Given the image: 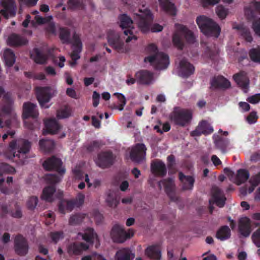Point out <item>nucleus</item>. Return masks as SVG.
<instances>
[{
    "label": "nucleus",
    "mask_w": 260,
    "mask_h": 260,
    "mask_svg": "<svg viewBox=\"0 0 260 260\" xmlns=\"http://www.w3.org/2000/svg\"><path fill=\"white\" fill-rule=\"evenodd\" d=\"M135 254L129 248H123L118 250L115 254L116 260H133Z\"/></svg>",
    "instance_id": "2f4dec72"
},
{
    "label": "nucleus",
    "mask_w": 260,
    "mask_h": 260,
    "mask_svg": "<svg viewBox=\"0 0 260 260\" xmlns=\"http://www.w3.org/2000/svg\"><path fill=\"white\" fill-rule=\"evenodd\" d=\"M71 115L70 109L66 107L57 111L56 116L58 119H63L69 117Z\"/></svg>",
    "instance_id": "5fc2aeb1"
},
{
    "label": "nucleus",
    "mask_w": 260,
    "mask_h": 260,
    "mask_svg": "<svg viewBox=\"0 0 260 260\" xmlns=\"http://www.w3.org/2000/svg\"><path fill=\"white\" fill-rule=\"evenodd\" d=\"M233 79L239 87L244 92L247 91L249 88V79L245 72L240 71L234 75Z\"/></svg>",
    "instance_id": "4be33fe9"
},
{
    "label": "nucleus",
    "mask_w": 260,
    "mask_h": 260,
    "mask_svg": "<svg viewBox=\"0 0 260 260\" xmlns=\"http://www.w3.org/2000/svg\"><path fill=\"white\" fill-rule=\"evenodd\" d=\"M50 237L52 242L56 243L60 239L63 238V233L62 231L51 232L50 234Z\"/></svg>",
    "instance_id": "4d7b16f0"
},
{
    "label": "nucleus",
    "mask_w": 260,
    "mask_h": 260,
    "mask_svg": "<svg viewBox=\"0 0 260 260\" xmlns=\"http://www.w3.org/2000/svg\"><path fill=\"white\" fill-rule=\"evenodd\" d=\"M249 183L254 186H257L260 183V172L252 176L249 180Z\"/></svg>",
    "instance_id": "774afa93"
},
{
    "label": "nucleus",
    "mask_w": 260,
    "mask_h": 260,
    "mask_svg": "<svg viewBox=\"0 0 260 260\" xmlns=\"http://www.w3.org/2000/svg\"><path fill=\"white\" fill-rule=\"evenodd\" d=\"M245 14L250 18H254L256 14H260V2L251 3L249 7L245 8Z\"/></svg>",
    "instance_id": "4c0bfd02"
},
{
    "label": "nucleus",
    "mask_w": 260,
    "mask_h": 260,
    "mask_svg": "<svg viewBox=\"0 0 260 260\" xmlns=\"http://www.w3.org/2000/svg\"><path fill=\"white\" fill-rule=\"evenodd\" d=\"M194 67L186 59L183 58L180 61L179 74L183 78H188L194 72Z\"/></svg>",
    "instance_id": "f3484780"
},
{
    "label": "nucleus",
    "mask_w": 260,
    "mask_h": 260,
    "mask_svg": "<svg viewBox=\"0 0 260 260\" xmlns=\"http://www.w3.org/2000/svg\"><path fill=\"white\" fill-rule=\"evenodd\" d=\"M62 165L61 160L54 156L47 159L43 164V166L46 170H54L60 176H62L66 172L65 168L62 167Z\"/></svg>",
    "instance_id": "9d476101"
},
{
    "label": "nucleus",
    "mask_w": 260,
    "mask_h": 260,
    "mask_svg": "<svg viewBox=\"0 0 260 260\" xmlns=\"http://www.w3.org/2000/svg\"><path fill=\"white\" fill-rule=\"evenodd\" d=\"M14 248L16 253L18 255H25L28 249L26 240L20 235L16 236L14 240Z\"/></svg>",
    "instance_id": "a211bd4d"
},
{
    "label": "nucleus",
    "mask_w": 260,
    "mask_h": 260,
    "mask_svg": "<svg viewBox=\"0 0 260 260\" xmlns=\"http://www.w3.org/2000/svg\"><path fill=\"white\" fill-rule=\"evenodd\" d=\"M167 167L170 171H173L176 165L175 157L174 155L171 154L167 157Z\"/></svg>",
    "instance_id": "e2e57ef3"
},
{
    "label": "nucleus",
    "mask_w": 260,
    "mask_h": 260,
    "mask_svg": "<svg viewBox=\"0 0 260 260\" xmlns=\"http://www.w3.org/2000/svg\"><path fill=\"white\" fill-rule=\"evenodd\" d=\"M4 98L7 100V103L3 106L2 108V112L6 115H10L12 111L11 103L10 99H7L6 95L4 96Z\"/></svg>",
    "instance_id": "bf43d9fd"
},
{
    "label": "nucleus",
    "mask_w": 260,
    "mask_h": 260,
    "mask_svg": "<svg viewBox=\"0 0 260 260\" xmlns=\"http://www.w3.org/2000/svg\"><path fill=\"white\" fill-rule=\"evenodd\" d=\"M118 19L120 22V27L122 29L127 28L123 31L124 34L127 36L125 39L126 42H130L133 40H137V37L134 35L132 30L134 28L133 27H132L133 21L131 18L126 14H123L118 17Z\"/></svg>",
    "instance_id": "6e6552de"
},
{
    "label": "nucleus",
    "mask_w": 260,
    "mask_h": 260,
    "mask_svg": "<svg viewBox=\"0 0 260 260\" xmlns=\"http://www.w3.org/2000/svg\"><path fill=\"white\" fill-rule=\"evenodd\" d=\"M255 226H258V228L253 233L252 239L255 245L260 247V225L258 222H253Z\"/></svg>",
    "instance_id": "49530a36"
},
{
    "label": "nucleus",
    "mask_w": 260,
    "mask_h": 260,
    "mask_svg": "<svg viewBox=\"0 0 260 260\" xmlns=\"http://www.w3.org/2000/svg\"><path fill=\"white\" fill-rule=\"evenodd\" d=\"M211 193L213 202L219 207H223L226 200L223 191L217 186H213Z\"/></svg>",
    "instance_id": "b1692460"
},
{
    "label": "nucleus",
    "mask_w": 260,
    "mask_h": 260,
    "mask_svg": "<svg viewBox=\"0 0 260 260\" xmlns=\"http://www.w3.org/2000/svg\"><path fill=\"white\" fill-rule=\"evenodd\" d=\"M146 150V147L144 144H137L130 152L131 159L134 162H141L145 158Z\"/></svg>",
    "instance_id": "2eb2a0df"
},
{
    "label": "nucleus",
    "mask_w": 260,
    "mask_h": 260,
    "mask_svg": "<svg viewBox=\"0 0 260 260\" xmlns=\"http://www.w3.org/2000/svg\"><path fill=\"white\" fill-rule=\"evenodd\" d=\"M85 218V215L83 214H76L71 216L69 219V224L71 225H76L82 222Z\"/></svg>",
    "instance_id": "a18cd8bd"
},
{
    "label": "nucleus",
    "mask_w": 260,
    "mask_h": 260,
    "mask_svg": "<svg viewBox=\"0 0 260 260\" xmlns=\"http://www.w3.org/2000/svg\"><path fill=\"white\" fill-rule=\"evenodd\" d=\"M45 180L48 183L54 185L59 182L61 178L56 174H49L45 176Z\"/></svg>",
    "instance_id": "de8ad7c7"
},
{
    "label": "nucleus",
    "mask_w": 260,
    "mask_h": 260,
    "mask_svg": "<svg viewBox=\"0 0 260 260\" xmlns=\"http://www.w3.org/2000/svg\"><path fill=\"white\" fill-rule=\"evenodd\" d=\"M41 150L44 152H49L52 151L55 146L54 142L49 139H41L39 141Z\"/></svg>",
    "instance_id": "79ce46f5"
},
{
    "label": "nucleus",
    "mask_w": 260,
    "mask_h": 260,
    "mask_svg": "<svg viewBox=\"0 0 260 260\" xmlns=\"http://www.w3.org/2000/svg\"><path fill=\"white\" fill-rule=\"evenodd\" d=\"M196 22L201 32L205 36L218 38L221 31L219 25L212 19L200 15L197 17Z\"/></svg>",
    "instance_id": "7ed1b4c3"
},
{
    "label": "nucleus",
    "mask_w": 260,
    "mask_h": 260,
    "mask_svg": "<svg viewBox=\"0 0 260 260\" xmlns=\"http://www.w3.org/2000/svg\"><path fill=\"white\" fill-rule=\"evenodd\" d=\"M31 147V143L25 139H20L12 141L9 144L12 153L10 158L18 161L21 165L24 164Z\"/></svg>",
    "instance_id": "f03ea898"
},
{
    "label": "nucleus",
    "mask_w": 260,
    "mask_h": 260,
    "mask_svg": "<svg viewBox=\"0 0 260 260\" xmlns=\"http://www.w3.org/2000/svg\"><path fill=\"white\" fill-rule=\"evenodd\" d=\"M10 213L11 216L15 218H21L22 217V212L21 208L16 204L15 211L11 210L9 212L8 206L6 204H0V216L4 218Z\"/></svg>",
    "instance_id": "393cba45"
},
{
    "label": "nucleus",
    "mask_w": 260,
    "mask_h": 260,
    "mask_svg": "<svg viewBox=\"0 0 260 260\" xmlns=\"http://www.w3.org/2000/svg\"><path fill=\"white\" fill-rule=\"evenodd\" d=\"M170 118L175 124L184 126L190 122L192 118V114L187 110L175 107L170 115Z\"/></svg>",
    "instance_id": "423d86ee"
},
{
    "label": "nucleus",
    "mask_w": 260,
    "mask_h": 260,
    "mask_svg": "<svg viewBox=\"0 0 260 260\" xmlns=\"http://www.w3.org/2000/svg\"><path fill=\"white\" fill-rule=\"evenodd\" d=\"M56 190L55 186L46 187L43 190L41 199L46 201L51 202L53 201V194Z\"/></svg>",
    "instance_id": "a19ab883"
},
{
    "label": "nucleus",
    "mask_w": 260,
    "mask_h": 260,
    "mask_svg": "<svg viewBox=\"0 0 260 260\" xmlns=\"http://www.w3.org/2000/svg\"><path fill=\"white\" fill-rule=\"evenodd\" d=\"M153 15L149 10H145L142 14H137L136 21L139 29L143 32H146L151 29L152 32L162 31L163 27L158 24H154L151 26L153 21Z\"/></svg>",
    "instance_id": "39448f33"
},
{
    "label": "nucleus",
    "mask_w": 260,
    "mask_h": 260,
    "mask_svg": "<svg viewBox=\"0 0 260 260\" xmlns=\"http://www.w3.org/2000/svg\"><path fill=\"white\" fill-rule=\"evenodd\" d=\"M134 235V231L129 229L126 232L123 227L116 224L114 225L111 230V236L114 242L123 243L128 239H130Z\"/></svg>",
    "instance_id": "0eeeda50"
},
{
    "label": "nucleus",
    "mask_w": 260,
    "mask_h": 260,
    "mask_svg": "<svg viewBox=\"0 0 260 260\" xmlns=\"http://www.w3.org/2000/svg\"><path fill=\"white\" fill-rule=\"evenodd\" d=\"M213 132V127L206 120L201 121L196 128L192 131L190 135L192 137H199L202 135H207Z\"/></svg>",
    "instance_id": "6ab92c4d"
},
{
    "label": "nucleus",
    "mask_w": 260,
    "mask_h": 260,
    "mask_svg": "<svg viewBox=\"0 0 260 260\" xmlns=\"http://www.w3.org/2000/svg\"><path fill=\"white\" fill-rule=\"evenodd\" d=\"M251 28L255 35L260 38V17L252 22Z\"/></svg>",
    "instance_id": "6e6d98bb"
},
{
    "label": "nucleus",
    "mask_w": 260,
    "mask_h": 260,
    "mask_svg": "<svg viewBox=\"0 0 260 260\" xmlns=\"http://www.w3.org/2000/svg\"><path fill=\"white\" fill-rule=\"evenodd\" d=\"M205 53L211 60H214L218 54V50L215 46L213 48L207 46Z\"/></svg>",
    "instance_id": "09e8293b"
},
{
    "label": "nucleus",
    "mask_w": 260,
    "mask_h": 260,
    "mask_svg": "<svg viewBox=\"0 0 260 260\" xmlns=\"http://www.w3.org/2000/svg\"><path fill=\"white\" fill-rule=\"evenodd\" d=\"M239 31L241 37L247 43H251L253 41V37L250 29L242 24L237 25L233 27Z\"/></svg>",
    "instance_id": "473e14b6"
},
{
    "label": "nucleus",
    "mask_w": 260,
    "mask_h": 260,
    "mask_svg": "<svg viewBox=\"0 0 260 260\" xmlns=\"http://www.w3.org/2000/svg\"><path fill=\"white\" fill-rule=\"evenodd\" d=\"M249 177V172L245 169H239L237 171L236 177V183L238 185H240L245 182Z\"/></svg>",
    "instance_id": "37998d69"
},
{
    "label": "nucleus",
    "mask_w": 260,
    "mask_h": 260,
    "mask_svg": "<svg viewBox=\"0 0 260 260\" xmlns=\"http://www.w3.org/2000/svg\"><path fill=\"white\" fill-rule=\"evenodd\" d=\"M210 88L212 90L221 89H226L231 87L230 82L222 76L213 77L210 81Z\"/></svg>",
    "instance_id": "dca6fc26"
},
{
    "label": "nucleus",
    "mask_w": 260,
    "mask_h": 260,
    "mask_svg": "<svg viewBox=\"0 0 260 260\" xmlns=\"http://www.w3.org/2000/svg\"><path fill=\"white\" fill-rule=\"evenodd\" d=\"M231 230L227 225L221 226L217 231L216 238L220 241H224L231 237Z\"/></svg>",
    "instance_id": "58836bf2"
},
{
    "label": "nucleus",
    "mask_w": 260,
    "mask_h": 260,
    "mask_svg": "<svg viewBox=\"0 0 260 260\" xmlns=\"http://www.w3.org/2000/svg\"><path fill=\"white\" fill-rule=\"evenodd\" d=\"M38 115L39 112L36 104L29 102L23 104L22 117L24 120L30 117L36 119Z\"/></svg>",
    "instance_id": "aec40b11"
},
{
    "label": "nucleus",
    "mask_w": 260,
    "mask_h": 260,
    "mask_svg": "<svg viewBox=\"0 0 260 260\" xmlns=\"http://www.w3.org/2000/svg\"><path fill=\"white\" fill-rule=\"evenodd\" d=\"M178 177L181 182L182 190H192L195 182L194 178L193 176L185 175L180 172L178 173Z\"/></svg>",
    "instance_id": "a878e982"
},
{
    "label": "nucleus",
    "mask_w": 260,
    "mask_h": 260,
    "mask_svg": "<svg viewBox=\"0 0 260 260\" xmlns=\"http://www.w3.org/2000/svg\"><path fill=\"white\" fill-rule=\"evenodd\" d=\"M106 202L108 205L110 207H116L119 203V201L116 198L114 197L113 193H109L106 199Z\"/></svg>",
    "instance_id": "603ef678"
},
{
    "label": "nucleus",
    "mask_w": 260,
    "mask_h": 260,
    "mask_svg": "<svg viewBox=\"0 0 260 260\" xmlns=\"http://www.w3.org/2000/svg\"><path fill=\"white\" fill-rule=\"evenodd\" d=\"M85 199V196L82 193H79L76 197V198L73 200L75 204L76 207H80L82 206L84 202Z\"/></svg>",
    "instance_id": "69168bd1"
},
{
    "label": "nucleus",
    "mask_w": 260,
    "mask_h": 260,
    "mask_svg": "<svg viewBox=\"0 0 260 260\" xmlns=\"http://www.w3.org/2000/svg\"><path fill=\"white\" fill-rule=\"evenodd\" d=\"M115 157L111 151H103L98 154L95 162L100 168L106 169L112 166Z\"/></svg>",
    "instance_id": "f8f14e48"
},
{
    "label": "nucleus",
    "mask_w": 260,
    "mask_h": 260,
    "mask_svg": "<svg viewBox=\"0 0 260 260\" xmlns=\"http://www.w3.org/2000/svg\"><path fill=\"white\" fill-rule=\"evenodd\" d=\"M258 119V116L255 111L251 112L246 117V120L249 124L255 123Z\"/></svg>",
    "instance_id": "338daca9"
},
{
    "label": "nucleus",
    "mask_w": 260,
    "mask_h": 260,
    "mask_svg": "<svg viewBox=\"0 0 260 260\" xmlns=\"http://www.w3.org/2000/svg\"><path fill=\"white\" fill-rule=\"evenodd\" d=\"M3 58L6 66L8 67H12L14 64L16 60L14 52L9 48L5 50Z\"/></svg>",
    "instance_id": "ea45409f"
},
{
    "label": "nucleus",
    "mask_w": 260,
    "mask_h": 260,
    "mask_svg": "<svg viewBox=\"0 0 260 260\" xmlns=\"http://www.w3.org/2000/svg\"><path fill=\"white\" fill-rule=\"evenodd\" d=\"M69 5L72 9H83L82 0H69Z\"/></svg>",
    "instance_id": "052dcab7"
},
{
    "label": "nucleus",
    "mask_w": 260,
    "mask_h": 260,
    "mask_svg": "<svg viewBox=\"0 0 260 260\" xmlns=\"http://www.w3.org/2000/svg\"><path fill=\"white\" fill-rule=\"evenodd\" d=\"M162 185L164 186L166 193L171 201H177L178 200V198L176 194L175 185L173 179L168 178L159 181L158 186L160 189H161Z\"/></svg>",
    "instance_id": "ddd939ff"
},
{
    "label": "nucleus",
    "mask_w": 260,
    "mask_h": 260,
    "mask_svg": "<svg viewBox=\"0 0 260 260\" xmlns=\"http://www.w3.org/2000/svg\"><path fill=\"white\" fill-rule=\"evenodd\" d=\"M36 94L37 99L42 107H45V104L48 103L51 97V88L49 87H38L36 88Z\"/></svg>",
    "instance_id": "4468645a"
},
{
    "label": "nucleus",
    "mask_w": 260,
    "mask_h": 260,
    "mask_svg": "<svg viewBox=\"0 0 260 260\" xmlns=\"http://www.w3.org/2000/svg\"><path fill=\"white\" fill-rule=\"evenodd\" d=\"M145 254L151 259L159 260L161 257V252L157 245L148 246L145 250Z\"/></svg>",
    "instance_id": "e433bc0d"
},
{
    "label": "nucleus",
    "mask_w": 260,
    "mask_h": 260,
    "mask_svg": "<svg viewBox=\"0 0 260 260\" xmlns=\"http://www.w3.org/2000/svg\"><path fill=\"white\" fill-rule=\"evenodd\" d=\"M238 230L243 237H248L252 231L250 219L247 217L240 218L238 221Z\"/></svg>",
    "instance_id": "5701e85b"
},
{
    "label": "nucleus",
    "mask_w": 260,
    "mask_h": 260,
    "mask_svg": "<svg viewBox=\"0 0 260 260\" xmlns=\"http://www.w3.org/2000/svg\"><path fill=\"white\" fill-rule=\"evenodd\" d=\"M45 129L43 132V135L48 134H55L60 128V125L55 119H50L45 121Z\"/></svg>",
    "instance_id": "c85d7f7f"
},
{
    "label": "nucleus",
    "mask_w": 260,
    "mask_h": 260,
    "mask_svg": "<svg viewBox=\"0 0 260 260\" xmlns=\"http://www.w3.org/2000/svg\"><path fill=\"white\" fill-rule=\"evenodd\" d=\"M0 168L1 176L5 173H10L15 171L14 168L6 163H1L0 164Z\"/></svg>",
    "instance_id": "864d4df0"
},
{
    "label": "nucleus",
    "mask_w": 260,
    "mask_h": 260,
    "mask_svg": "<svg viewBox=\"0 0 260 260\" xmlns=\"http://www.w3.org/2000/svg\"><path fill=\"white\" fill-rule=\"evenodd\" d=\"M229 11L228 9L225 8L221 5L218 6L216 9V13L217 16L221 19H224L226 18Z\"/></svg>",
    "instance_id": "3c124183"
},
{
    "label": "nucleus",
    "mask_w": 260,
    "mask_h": 260,
    "mask_svg": "<svg viewBox=\"0 0 260 260\" xmlns=\"http://www.w3.org/2000/svg\"><path fill=\"white\" fill-rule=\"evenodd\" d=\"M161 9L166 13L175 16L176 14V8L174 3L170 0H158Z\"/></svg>",
    "instance_id": "72a5a7b5"
},
{
    "label": "nucleus",
    "mask_w": 260,
    "mask_h": 260,
    "mask_svg": "<svg viewBox=\"0 0 260 260\" xmlns=\"http://www.w3.org/2000/svg\"><path fill=\"white\" fill-rule=\"evenodd\" d=\"M215 146L221 150H224L227 145V141L221 137L217 136V139L214 141Z\"/></svg>",
    "instance_id": "8fccbe9b"
},
{
    "label": "nucleus",
    "mask_w": 260,
    "mask_h": 260,
    "mask_svg": "<svg viewBox=\"0 0 260 260\" xmlns=\"http://www.w3.org/2000/svg\"><path fill=\"white\" fill-rule=\"evenodd\" d=\"M89 248V245L83 242L73 243L69 245L68 253L70 255H79L83 250H86Z\"/></svg>",
    "instance_id": "c756f323"
},
{
    "label": "nucleus",
    "mask_w": 260,
    "mask_h": 260,
    "mask_svg": "<svg viewBox=\"0 0 260 260\" xmlns=\"http://www.w3.org/2000/svg\"><path fill=\"white\" fill-rule=\"evenodd\" d=\"M38 202V199L37 197H30L27 202V208L30 210H34L36 207Z\"/></svg>",
    "instance_id": "0e129e2a"
},
{
    "label": "nucleus",
    "mask_w": 260,
    "mask_h": 260,
    "mask_svg": "<svg viewBox=\"0 0 260 260\" xmlns=\"http://www.w3.org/2000/svg\"><path fill=\"white\" fill-rule=\"evenodd\" d=\"M249 55L252 61L260 63V46L249 51Z\"/></svg>",
    "instance_id": "c03bdc74"
},
{
    "label": "nucleus",
    "mask_w": 260,
    "mask_h": 260,
    "mask_svg": "<svg viewBox=\"0 0 260 260\" xmlns=\"http://www.w3.org/2000/svg\"><path fill=\"white\" fill-rule=\"evenodd\" d=\"M137 82L141 84H149L153 77L152 73L147 70H141L135 74Z\"/></svg>",
    "instance_id": "bb28decb"
},
{
    "label": "nucleus",
    "mask_w": 260,
    "mask_h": 260,
    "mask_svg": "<svg viewBox=\"0 0 260 260\" xmlns=\"http://www.w3.org/2000/svg\"><path fill=\"white\" fill-rule=\"evenodd\" d=\"M78 235L82 237V239L89 244H93L95 239H98V235L94 229L91 228H86L83 233H79Z\"/></svg>",
    "instance_id": "f704fd0d"
},
{
    "label": "nucleus",
    "mask_w": 260,
    "mask_h": 260,
    "mask_svg": "<svg viewBox=\"0 0 260 260\" xmlns=\"http://www.w3.org/2000/svg\"><path fill=\"white\" fill-rule=\"evenodd\" d=\"M58 37L62 44H70L73 43V37L71 38V31L66 27H60L58 29Z\"/></svg>",
    "instance_id": "7c9ffc66"
},
{
    "label": "nucleus",
    "mask_w": 260,
    "mask_h": 260,
    "mask_svg": "<svg viewBox=\"0 0 260 260\" xmlns=\"http://www.w3.org/2000/svg\"><path fill=\"white\" fill-rule=\"evenodd\" d=\"M107 40L109 45L119 53L125 52L124 48V42L120 38L119 32L113 30H109L107 32Z\"/></svg>",
    "instance_id": "1a4fd4ad"
},
{
    "label": "nucleus",
    "mask_w": 260,
    "mask_h": 260,
    "mask_svg": "<svg viewBox=\"0 0 260 260\" xmlns=\"http://www.w3.org/2000/svg\"><path fill=\"white\" fill-rule=\"evenodd\" d=\"M27 42V40L25 38L16 34L11 35L8 39V44L12 46H19L25 45Z\"/></svg>",
    "instance_id": "c9c22d12"
},
{
    "label": "nucleus",
    "mask_w": 260,
    "mask_h": 260,
    "mask_svg": "<svg viewBox=\"0 0 260 260\" xmlns=\"http://www.w3.org/2000/svg\"><path fill=\"white\" fill-rule=\"evenodd\" d=\"M151 171L156 176L164 177L167 175V168L161 160L157 159L151 164Z\"/></svg>",
    "instance_id": "412c9836"
},
{
    "label": "nucleus",
    "mask_w": 260,
    "mask_h": 260,
    "mask_svg": "<svg viewBox=\"0 0 260 260\" xmlns=\"http://www.w3.org/2000/svg\"><path fill=\"white\" fill-rule=\"evenodd\" d=\"M102 145L103 144L101 141H94L88 145L87 149L88 151L91 152L94 151L95 149L100 148Z\"/></svg>",
    "instance_id": "680f3d73"
},
{
    "label": "nucleus",
    "mask_w": 260,
    "mask_h": 260,
    "mask_svg": "<svg viewBox=\"0 0 260 260\" xmlns=\"http://www.w3.org/2000/svg\"><path fill=\"white\" fill-rule=\"evenodd\" d=\"M148 50L155 54L146 57L145 62H149L151 65L154 66L156 70H162L166 69L169 64V56L163 53L158 52L156 46L151 44L148 46Z\"/></svg>",
    "instance_id": "20e7f679"
},
{
    "label": "nucleus",
    "mask_w": 260,
    "mask_h": 260,
    "mask_svg": "<svg viewBox=\"0 0 260 260\" xmlns=\"http://www.w3.org/2000/svg\"><path fill=\"white\" fill-rule=\"evenodd\" d=\"M49 54V52L45 53L39 48H35L30 54V56L36 63L43 64L46 62Z\"/></svg>",
    "instance_id": "cd10ccee"
},
{
    "label": "nucleus",
    "mask_w": 260,
    "mask_h": 260,
    "mask_svg": "<svg viewBox=\"0 0 260 260\" xmlns=\"http://www.w3.org/2000/svg\"><path fill=\"white\" fill-rule=\"evenodd\" d=\"M114 95L116 96L117 98L118 99L120 103L118 107V110L120 111H122L126 104V99L125 96L122 93H115Z\"/></svg>",
    "instance_id": "13d9d810"
},
{
    "label": "nucleus",
    "mask_w": 260,
    "mask_h": 260,
    "mask_svg": "<svg viewBox=\"0 0 260 260\" xmlns=\"http://www.w3.org/2000/svg\"><path fill=\"white\" fill-rule=\"evenodd\" d=\"M73 50L71 53V57L73 61L70 64L72 67L75 66L77 63V60L80 58V53L82 50V43L80 39V35L74 32L73 34Z\"/></svg>",
    "instance_id": "9b49d317"
},
{
    "label": "nucleus",
    "mask_w": 260,
    "mask_h": 260,
    "mask_svg": "<svg viewBox=\"0 0 260 260\" xmlns=\"http://www.w3.org/2000/svg\"><path fill=\"white\" fill-rule=\"evenodd\" d=\"M175 27V30L172 36V42L178 50H183L185 44H191L195 42L196 37L193 32L186 26L176 23Z\"/></svg>",
    "instance_id": "f257e3e1"
}]
</instances>
